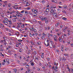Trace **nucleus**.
<instances>
[{"label":"nucleus","instance_id":"24","mask_svg":"<svg viewBox=\"0 0 73 73\" xmlns=\"http://www.w3.org/2000/svg\"><path fill=\"white\" fill-rule=\"evenodd\" d=\"M54 41H57V39L55 38H54Z\"/></svg>","mask_w":73,"mask_h":73},{"label":"nucleus","instance_id":"20","mask_svg":"<svg viewBox=\"0 0 73 73\" xmlns=\"http://www.w3.org/2000/svg\"><path fill=\"white\" fill-rule=\"evenodd\" d=\"M33 21L34 23H36V22H37V21H36V19H34Z\"/></svg>","mask_w":73,"mask_h":73},{"label":"nucleus","instance_id":"47","mask_svg":"<svg viewBox=\"0 0 73 73\" xmlns=\"http://www.w3.org/2000/svg\"><path fill=\"white\" fill-rule=\"evenodd\" d=\"M54 65H56V62H54Z\"/></svg>","mask_w":73,"mask_h":73},{"label":"nucleus","instance_id":"18","mask_svg":"<svg viewBox=\"0 0 73 73\" xmlns=\"http://www.w3.org/2000/svg\"><path fill=\"white\" fill-rule=\"evenodd\" d=\"M35 10L34 9H33L32 10V12H33V13H34L35 12Z\"/></svg>","mask_w":73,"mask_h":73},{"label":"nucleus","instance_id":"4","mask_svg":"<svg viewBox=\"0 0 73 73\" xmlns=\"http://www.w3.org/2000/svg\"><path fill=\"white\" fill-rule=\"evenodd\" d=\"M51 13H52L53 12H54V10L53 9H52L50 11Z\"/></svg>","mask_w":73,"mask_h":73},{"label":"nucleus","instance_id":"34","mask_svg":"<svg viewBox=\"0 0 73 73\" xmlns=\"http://www.w3.org/2000/svg\"><path fill=\"white\" fill-rule=\"evenodd\" d=\"M43 36H46V34H44V33L43 34Z\"/></svg>","mask_w":73,"mask_h":73},{"label":"nucleus","instance_id":"41","mask_svg":"<svg viewBox=\"0 0 73 73\" xmlns=\"http://www.w3.org/2000/svg\"><path fill=\"white\" fill-rule=\"evenodd\" d=\"M23 16V15L22 14H21L20 15V17H22V16Z\"/></svg>","mask_w":73,"mask_h":73},{"label":"nucleus","instance_id":"3","mask_svg":"<svg viewBox=\"0 0 73 73\" xmlns=\"http://www.w3.org/2000/svg\"><path fill=\"white\" fill-rule=\"evenodd\" d=\"M49 9L48 8L46 9V12H49Z\"/></svg>","mask_w":73,"mask_h":73},{"label":"nucleus","instance_id":"15","mask_svg":"<svg viewBox=\"0 0 73 73\" xmlns=\"http://www.w3.org/2000/svg\"><path fill=\"white\" fill-rule=\"evenodd\" d=\"M18 41L19 42H21V41H23V40H21V39L18 40Z\"/></svg>","mask_w":73,"mask_h":73},{"label":"nucleus","instance_id":"12","mask_svg":"<svg viewBox=\"0 0 73 73\" xmlns=\"http://www.w3.org/2000/svg\"><path fill=\"white\" fill-rule=\"evenodd\" d=\"M31 65L32 66H33L34 65V64H33V62H32L31 63Z\"/></svg>","mask_w":73,"mask_h":73},{"label":"nucleus","instance_id":"37","mask_svg":"<svg viewBox=\"0 0 73 73\" xmlns=\"http://www.w3.org/2000/svg\"><path fill=\"white\" fill-rule=\"evenodd\" d=\"M10 5H11V4H9L8 5V7H10Z\"/></svg>","mask_w":73,"mask_h":73},{"label":"nucleus","instance_id":"35","mask_svg":"<svg viewBox=\"0 0 73 73\" xmlns=\"http://www.w3.org/2000/svg\"><path fill=\"white\" fill-rule=\"evenodd\" d=\"M54 14L55 15V16H57V14H56V13H54Z\"/></svg>","mask_w":73,"mask_h":73},{"label":"nucleus","instance_id":"17","mask_svg":"<svg viewBox=\"0 0 73 73\" xmlns=\"http://www.w3.org/2000/svg\"><path fill=\"white\" fill-rule=\"evenodd\" d=\"M12 16L13 17H16L17 16H14V15H12Z\"/></svg>","mask_w":73,"mask_h":73},{"label":"nucleus","instance_id":"19","mask_svg":"<svg viewBox=\"0 0 73 73\" xmlns=\"http://www.w3.org/2000/svg\"><path fill=\"white\" fill-rule=\"evenodd\" d=\"M42 3H43V4H44V3H45V1L44 0H43L42 1Z\"/></svg>","mask_w":73,"mask_h":73},{"label":"nucleus","instance_id":"53","mask_svg":"<svg viewBox=\"0 0 73 73\" xmlns=\"http://www.w3.org/2000/svg\"><path fill=\"white\" fill-rule=\"evenodd\" d=\"M30 9V7H28L27 8V9Z\"/></svg>","mask_w":73,"mask_h":73},{"label":"nucleus","instance_id":"32","mask_svg":"<svg viewBox=\"0 0 73 73\" xmlns=\"http://www.w3.org/2000/svg\"><path fill=\"white\" fill-rule=\"evenodd\" d=\"M42 68L44 70H45V66H44V67H43Z\"/></svg>","mask_w":73,"mask_h":73},{"label":"nucleus","instance_id":"62","mask_svg":"<svg viewBox=\"0 0 73 73\" xmlns=\"http://www.w3.org/2000/svg\"><path fill=\"white\" fill-rule=\"evenodd\" d=\"M57 25H59L60 24V23H58L57 24H56Z\"/></svg>","mask_w":73,"mask_h":73},{"label":"nucleus","instance_id":"59","mask_svg":"<svg viewBox=\"0 0 73 73\" xmlns=\"http://www.w3.org/2000/svg\"><path fill=\"white\" fill-rule=\"evenodd\" d=\"M3 40H2L1 41H0V42H3Z\"/></svg>","mask_w":73,"mask_h":73},{"label":"nucleus","instance_id":"30","mask_svg":"<svg viewBox=\"0 0 73 73\" xmlns=\"http://www.w3.org/2000/svg\"><path fill=\"white\" fill-rule=\"evenodd\" d=\"M30 30H31V31H32H32H33V28H30Z\"/></svg>","mask_w":73,"mask_h":73},{"label":"nucleus","instance_id":"9","mask_svg":"<svg viewBox=\"0 0 73 73\" xmlns=\"http://www.w3.org/2000/svg\"><path fill=\"white\" fill-rule=\"evenodd\" d=\"M44 36H42V38L43 40H45V37H44Z\"/></svg>","mask_w":73,"mask_h":73},{"label":"nucleus","instance_id":"51","mask_svg":"<svg viewBox=\"0 0 73 73\" xmlns=\"http://www.w3.org/2000/svg\"><path fill=\"white\" fill-rule=\"evenodd\" d=\"M67 32H68V33H69L70 32V30H68Z\"/></svg>","mask_w":73,"mask_h":73},{"label":"nucleus","instance_id":"43","mask_svg":"<svg viewBox=\"0 0 73 73\" xmlns=\"http://www.w3.org/2000/svg\"><path fill=\"white\" fill-rule=\"evenodd\" d=\"M26 66H28V68H29V65H26Z\"/></svg>","mask_w":73,"mask_h":73},{"label":"nucleus","instance_id":"39","mask_svg":"<svg viewBox=\"0 0 73 73\" xmlns=\"http://www.w3.org/2000/svg\"><path fill=\"white\" fill-rule=\"evenodd\" d=\"M62 47V49H63V48H64V46H61Z\"/></svg>","mask_w":73,"mask_h":73},{"label":"nucleus","instance_id":"56","mask_svg":"<svg viewBox=\"0 0 73 73\" xmlns=\"http://www.w3.org/2000/svg\"><path fill=\"white\" fill-rule=\"evenodd\" d=\"M59 8H62L61 6H59Z\"/></svg>","mask_w":73,"mask_h":73},{"label":"nucleus","instance_id":"40","mask_svg":"<svg viewBox=\"0 0 73 73\" xmlns=\"http://www.w3.org/2000/svg\"><path fill=\"white\" fill-rule=\"evenodd\" d=\"M9 24H12V23H11V21L9 22Z\"/></svg>","mask_w":73,"mask_h":73},{"label":"nucleus","instance_id":"25","mask_svg":"<svg viewBox=\"0 0 73 73\" xmlns=\"http://www.w3.org/2000/svg\"><path fill=\"white\" fill-rule=\"evenodd\" d=\"M34 53L35 54H36L37 53L36 52V51H34Z\"/></svg>","mask_w":73,"mask_h":73},{"label":"nucleus","instance_id":"1","mask_svg":"<svg viewBox=\"0 0 73 73\" xmlns=\"http://www.w3.org/2000/svg\"><path fill=\"white\" fill-rule=\"evenodd\" d=\"M62 19L63 20H66L67 19V18H66L64 17L62 18Z\"/></svg>","mask_w":73,"mask_h":73},{"label":"nucleus","instance_id":"14","mask_svg":"<svg viewBox=\"0 0 73 73\" xmlns=\"http://www.w3.org/2000/svg\"><path fill=\"white\" fill-rule=\"evenodd\" d=\"M5 20L6 21H8V19L7 18H5Z\"/></svg>","mask_w":73,"mask_h":73},{"label":"nucleus","instance_id":"61","mask_svg":"<svg viewBox=\"0 0 73 73\" xmlns=\"http://www.w3.org/2000/svg\"><path fill=\"white\" fill-rule=\"evenodd\" d=\"M55 25H56V27H57V26H58V25L57 24H56Z\"/></svg>","mask_w":73,"mask_h":73},{"label":"nucleus","instance_id":"13","mask_svg":"<svg viewBox=\"0 0 73 73\" xmlns=\"http://www.w3.org/2000/svg\"><path fill=\"white\" fill-rule=\"evenodd\" d=\"M14 72H15V73H16L17 72V70H16V69H14Z\"/></svg>","mask_w":73,"mask_h":73},{"label":"nucleus","instance_id":"29","mask_svg":"<svg viewBox=\"0 0 73 73\" xmlns=\"http://www.w3.org/2000/svg\"><path fill=\"white\" fill-rule=\"evenodd\" d=\"M24 10H23L21 12V13H24Z\"/></svg>","mask_w":73,"mask_h":73},{"label":"nucleus","instance_id":"16","mask_svg":"<svg viewBox=\"0 0 73 73\" xmlns=\"http://www.w3.org/2000/svg\"><path fill=\"white\" fill-rule=\"evenodd\" d=\"M33 31H34L35 32H36V31H37V30H36V29H33Z\"/></svg>","mask_w":73,"mask_h":73},{"label":"nucleus","instance_id":"38","mask_svg":"<svg viewBox=\"0 0 73 73\" xmlns=\"http://www.w3.org/2000/svg\"><path fill=\"white\" fill-rule=\"evenodd\" d=\"M48 30H49V29H50V27H48Z\"/></svg>","mask_w":73,"mask_h":73},{"label":"nucleus","instance_id":"7","mask_svg":"<svg viewBox=\"0 0 73 73\" xmlns=\"http://www.w3.org/2000/svg\"><path fill=\"white\" fill-rule=\"evenodd\" d=\"M46 19V18H41V19L42 20V21H44V20H45Z\"/></svg>","mask_w":73,"mask_h":73},{"label":"nucleus","instance_id":"49","mask_svg":"<svg viewBox=\"0 0 73 73\" xmlns=\"http://www.w3.org/2000/svg\"><path fill=\"white\" fill-rule=\"evenodd\" d=\"M5 29H6V31H8V30H9L8 29H7V28H6Z\"/></svg>","mask_w":73,"mask_h":73},{"label":"nucleus","instance_id":"54","mask_svg":"<svg viewBox=\"0 0 73 73\" xmlns=\"http://www.w3.org/2000/svg\"><path fill=\"white\" fill-rule=\"evenodd\" d=\"M47 60H48V61H49V58H47Z\"/></svg>","mask_w":73,"mask_h":73},{"label":"nucleus","instance_id":"10","mask_svg":"<svg viewBox=\"0 0 73 73\" xmlns=\"http://www.w3.org/2000/svg\"><path fill=\"white\" fill-rule=\"evenodd\" d=\"M65 6H64V8L65 9H66V8H67V7H68L66 6V5H65Z\"/></svg>","mask_w":73,"mask_h":73},{"label":"nucleus","instance_id":"36","mask_svg":"<svg viewBox=\"0 0 73 73\" xmlns=\"http://www.w3.org/2000/svg\"><path fill=\"white\" fill-rule=\"evenodd\" d=\"M25 18H24L23 19H22L23 21H25Z\"/></svg>","mask_w":73,"mask_h":73},{"label":"nucleus","instance_id":"11","mask_svg":"<svg viewBox=\"0 0 73 73\" xmlns=\"http://www.w3.org/2000/svg\"><path fill=\"white\" fill-rule=\"evenodd\" d=\"M46 42H47L48 44H49V43H50V42L49 41V40H48V39H47Z\"/></svg>","mask_w":73,"mask_h":73},{"label":"nucleus","instance_id":"42","mask_svg":"<svg viewBox=\"0 0 73 73\" xmlns=\"http://www.w3.org/2000/svg\"><path fill=\"white\" fill-rule=\"evenodd\" d=\"M54 70H55L56 71V72L57 71V69L56 70V68H54Z\"/></svg>","mask_w":73,"mask_h":73},{"label":"nucleus","instance_id":"6","mask_svg":"<svg viewBox=\"0 0 73 73\" xmlns=\"http://www.w3.org/2000/svg\"><path fill=\"white\" fill-rule=\"evenodd\" d=\"M6 61L7 62V63L9 64V59H6Z\"/></svg>","mask_w":73,"mask_h":73},{"label":"nucleus","instance_id":"48","mask_svg":"<svg viewBox=\"0 0 73 73\" xmlns=\"http://www.w3.org/2000/svg\"><path fill=\"white\" fill-rule=\"evenodd\" d=\"M16 46H17V47H18V46H19V45L18 44H17L16 45Z\"/></svg>","mask_w":73,"mask_h":73},{"label":"nucleus","instance_id":"31","mask_svg":"<svg viewBox=\"0 0 73 73\" xmlns=\"http://www.w3.org/2000/svg\"><path fill=\"white\" fill-rule=\"evenodd\" d=\"M41 57L42 58H44V56H43V55H41Z\"/></svg>","mask_w":73,"mask_h":73},{"label":"nucleus","instance_id":"57","mask_svg":"<svg viewBox=\"0 0 73 73\" xmlns=\"http://www.w3.org/2000/svg\"><path fill=\"white\" fill-rule=\"evenodd\" d=\"M49 44L48 43V44L47 45V46H49Z\"/></svg>","mask_w":73,"mask_h":73},{"label":"nucleus","instance_id":"58","mask_svg":"<svg viewBox=\"0 0 73 73\" xmlns=\"http://www.w3.org/2000/svg\"><path fill=\"white\" fill-rule=\"evenodd\" d=\"M1 55L2 56H3V57H4V55L3 54H1Z\"/></svg>","mask_w":73,"mask_h":73},{"label":"nucleus","instance_id":"26","mask_svg":"<svg viewBox=\"0 0 73 73\" xmlns=\"http://www.w3.org/2000/svg\"><path fill=\"white\" fill-rule=\"evenodd\" d=\"M30 37H32V34H31V33H30Z\"/></svg>","mask_w":73,"mask_h":73},{"label":"nucleus","instance_id":"8","mask_svg":"<svg viewBox=\"0 0 73 73\" xmlns=\"http://www.w3.org/2000/svg\"><path fill=\"white\" fill-rule=\"evenodd\" d=\"M25 15H28V11H25Z\"/></svg>","mask_w":73,"mask_h":73},{"label":"nucleus","instance_id":"60","mask_svg":"<svg viewBox=\"0 0 73 73\" xmlns=\"http://www.w3.org/2000/svg\"><path fill=\"white\" fill-rule=\"evenodd\" d=\"M5 64V63L3 62V65H4Z\"/></svg>","mask_w":73,"mask_h":73},{"label":"nucleus","instance_id":"22","mask_svg":"<svg viewBox=\"0 0 73 73\" xmlns=\"http://www.w3.org/2000/svg\"><path fill=\"white\" fill-rule=\"evenodd\" d=\"M28 13L29 15H32V13H30V12Z\"/></svg>","mask_w":73,"mask_h":73},{"label":"nucleus","instance_id":"63","mask_svg":"<svg viewBox=\"0 0 73 73\" xmlns=\"http://www.w3.org/2000/svg\"><path fill=\"white\" fill-rule=\"evenodd\" d=\"M1 51H2V52H3V49H1Z\"/></svg>","mask_w":73,"mask_h":73},{"label":"nucleus","instance_id":"33","mask_svg":"<svg viewBox=\"0 0 73 73\" xmlns=\"http://www.w3.org/2000/svg\"><path fill=\"white\" fill-rule=\"evenodd\" d=\"M5 25H7V24H8V22H5Z\"/></svg>","mask_w":73,"mask_h":73},{"label":"nucleus","instance_id":"28","mask_svg":"<svg viewBox=\"0 0 73 73\" xmlns=\"http://www.w3.org/2000/svg\"><path fill=\"white\" fill-rule=\"evenodd\" d=\"M24 24H23V25H22V26H21V27H22V28H24Z\"/></svg>","mask_w":73,"mask_h":73},{"label":"nucleus","instance_id":"52","mask_svg":"<svg viewBox=\"0 0 73 73\" xmlns=\"http://www.w3.org/2000/svg\"><path fill=\"white\" fill-rule=\"evenodd\" d=\"M31 44L32 45H33L34 44V43L32 42H31Z\"/></svg>","mask_w":73,"mask_h":73},{"label":"nucleus","instance_id":"21","mask_svg":"<svg viewBox=\"0 0 73 73\" xmlns=\"http://www.w3.org/2000/svg\"><path fill=\"white\" fill-rule=\"evenodd\" d=\"M13 21H14V22H16V20L15 19H13Z\"/></svg>","mask_w":73,"mask_h":73},{"label":"nucleus","instance_id":"27","mask_svg":"<svg viewBox=\"0 0 73 73\" xmlns=\"http://www.w3.org/2000/svg\"><path fill=\"white\" fill-rule=\"evenodd\" d=\"M2 27H4V25H2L1 24L0 25Z\"/></svg>","mask_w":73,"mask_h":73},{"label":"nucleus","instance_id":"44","mask_svg":"<svg viewBox=\"0 0 73 73\" xmlns=\"http://www.w3.org/2000/svg\"><path fill=\"white\" fill-rule=\"evenodd\" d=\"M16 13H19V11H16Z\"/></svg>","mask_w":73,"mask_h":73},{"label":"nucleus","instance_id":"45","mask_svg":"<svg viewBox=\"0 0 73 73\" xmlns=\"http://www.w3.org/2000/svg\"><path fill=\"white\" fill-rule=\"evenodd\" d=\"M55 68H56V69H57V65H56V66H55Z\"/></svg>","mask_w":73,"mask_h":73},{"label":"nucleus","instance_id":"55","mask_svg":"<svg viewBox=\"0 0 73 73\" xmlns=\"http://www.w3.org/2000/svg\"><path fill=\"white\" fill-rule=\"evenodd\" d=\"M3 62H5V59H4L3 60Z\"/></svg>","mask_w":73,"mask_h":73},{"label":"nucleus","instance_id":"5","mask_svg":"<svg viewBox=\"0 0 73 73\" xmlns=\"http://www.w3.org/2000/svg\"><path fill=\"white\" fill-rule=\"evenodd\" d=\"M45 22L46 24H48V20L46 19L45 20Z\"/></svg>","mask_w":73,"mask_h":73},{"label":"nucleus","instance_id":"2","mask_svg":"<svg viewBox=\"0 0 73 73\" xmlns=\"http://www.w3.org/2000/svg\"><path fill=\"white\" fill-rule=\"evenodd\" d=\"M37 10H35L34 13H35V14H36V13H37Z\"/></svg>","mask_w":73,"mask_h":73},{"label":"nucleus","instance_id":"46","mask_svg":"<svg viewBox=\"0 0 73 73\" xmlns=\"http://www.w3.org/2000/svg\"><path fill=\"white\" fill-rule=\"evenodd\" d=\"M38 22H39V24H41V21H38Z\"/></svg>","mask_w":73,"mask_h":73},{"label":"nucleus","instance_id":"64","mask_svg":"<svg viewBox=\"0 0 73 73\" xmlns=\"http://www.w3.org/2000/svg\"><path fill=\"white\" fill-rule=\"evenodd\" d=\"M71 46H73V44H71Z\"/></svg>","mask_w":73,"mask_h":73},{"label":"nucleus","instance_id":"50","mask_svg":"<svg viewBox=\"0 0 73 73\" xmlns=\"http://www.w3.org/2000/svg\"><path fill=\"white\" fill-rule=\"evenodd\" d=\"M62 39H60V42H61V41H62Z\"/></svg>","mask_w":73,"mask_h":73},{"label":"nucleus","instance_id":"23","mask_svg":"<svg viewBox=\"0 0 73 73\" xmlns=\"http://www.w3.org/2000/svg\"><path fill=\"white\" fill-rule=\"evenodd\" d=\"M64 56H68L69 55L68 54H64Z\"/></svg>","mask_w":73,"mask_h":73}]
</instances>
